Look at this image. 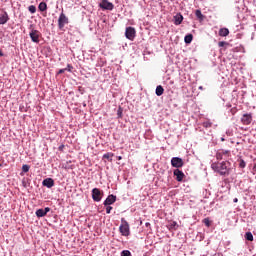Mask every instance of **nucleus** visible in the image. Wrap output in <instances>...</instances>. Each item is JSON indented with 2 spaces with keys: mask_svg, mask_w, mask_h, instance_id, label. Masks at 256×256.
I'll use <instances>...</instances> for the list:
<instances>
[{
  "mask_svg": "<svg viewBox=\"0 0 256 256\" xmlns=\"http://www.w3.org/2000/svg\"><path fill=\"white\" fill-rule=\"evenodd\" d=\"M203 223H204V225H206V227H211V221L209 220V218H205L203 220Z\"/></svg>",
  "mask_w": 256,
  "mask_h": 256,
  "instance_id": "bb28decb",
  "label": "nucleus"
},
{
  "mask_svg": "<svg viewBox=\"0 0 256 256\" xmlns=\"http://www.w3.org/2000/svg\"><path fill=\"white\" fill-rule=\"evenodd\" d=\"M113 210V207L111 206H107L106 207V213L109 215V213H111V211Z\"/></svg>",
  "mask_w": 256,
  "mask_h": 256,
  "instance_id": "7c9ffc66",
  "label": "nucleus"
},
{
  "mask_svg": "<svg viewBox=\"0 0 256 256\" xmlns=\"http://www.w3.org/2000/svg\"><path fill=\"white\" fill-rule=\"evenodd\" d=\"M234 203H238L239 202V199H237V198H234Z\"/></svg>",
  "mask_w": 256,
  "mask_h": 256,
  "instance_id": "e433bc0d",
  "label": "nucleus"
},
{
  "mask_svg": "<svg viewBox=\"0 0 256 256\" xmlns=\"http://www.w3.org/2000/svg\"><path fill=\"white\" fill-rule=\"evenodd\" d=\"M119 231L121 233V235H123L124 237H129L130 235V230H129V223L127 221H125L124 219H122V224L119 227Z\"/></svg>",
  "mask_w": 256,
  "mask_h": 256,
  "instance_id": "f03ea898",
  "label": "nucleus"
},
{
  "mask_svg": "<svg viewBox=\"0 0 256 256\" xmlns=\"http://www.w3.org/2000/svg\"><path fill=\"white\" fill-rule=\"evenodd\" d=\"M28 11H30L32 14L37 12V7L35 5H31L28 7Z\"/></svg>",
  "mask_w": 256,
  "mask_h": 256,
  "instance_id": "a878e982",
  "label": "nucleus"
},
{
  "mask_svg": "<svg viewBox=\"0 0 256 256\" xmlns=\"http://www.w3.org/2000/svg\"><path fill=\"white\" fill-rule=\"evenodd\" d=\"M199 89H203V87H202V86H200V87H199Z\"/></svg>",
  "mask_w": 256,
  "mask_h": 256,
  "instance_id": "ea45409f",
  "label": "nucleus"
},
{
  "mask_svg": "<svg viewBox=\"0 0 256 256\" xmlns=\"http://www.w3.org/2000/svg\"><path fill=\"white\" fill-rule=\"evenodd\" d=\"M165 93V89H163V86L159 85L156 87V95L157 97H161Z\"/></svg>",
  "mask_w": 256,
  "mask_h": 256,
  "instance_id": "a211bd4d",
  "label": "nucleus"
},
{
  "mask_svg": "<svg viewBox=\"0 0 256 256\" xmlns=\"http://www.w3.org/2000/svg\"><path fill=\"white\" fill-rule=\"evenodd\" d=\"M174 176L176 177V181L181 182L185 178V173L179 169H175Z\"/></svg>",
  "mask_w": 256,
  "mask_h": 256,
  "instance_id": "f8f14e48",
  "label": "nucleus"
},
{
  "mask_svg": "<svg viewBox=\"0 0 256 256\" xmlns=\"http://www.w3.org/2000/svg\"><path fill=\"white\" fill-rule=\"evenodd\" d=\"M39 11H47V3L41 2L38 6Z\"/></svg>",
  "mask_w": 256,
  "mask_h": 256,
  "instance_id": "aec40b11",
  "label": "nucleus"
},
{
  "mask_svg": "<svg viewBox=\"0 0 256 256\" xmlns=\"http://www.w3.org/2000/svg\"><path fill=\"white\" fill-rule=\"evenodd\" d=\"M100 9H104L105 11H113L115 8V5L113 3L107 1V0H102L99 4Z\"/></svg>",
  "mask_w": 256,
  "mask_h": 256,
  "instance_id": "39448f33",
  "label": "nucleus"
},
{
  "mask_svg": "<svg viewBox=\"0 0 256 256\" xmlns=\"http://www.w3.org/2000/svg\"><path fill=\"white\" fill-rule=\"evenodd\" d=\"M69 24V18L65 15V13H61L59 18H58V27L59 29H63L65 25Z\"/></svg>",
  "mask_w": 256,
  "mask_h": 256,
  "instance_id": "20e7f679",
  "label": "nucleus"
},
{
  "mask_svg": "<svg viewBox=\"0 0 256 256\" xmlns=\"http://www.w3.org/2000/svg\"><path fill=\"white\" fill-rule=\"evenodd\" d=\"M252 121H253V116L251 114H243L241 118V123L243 125H251Z\"/></svg>",
  "mask_w": 256,
  "mask_h": 256,
  "instance_id": "1a4fd4ad",
  "label": "nucleus"
},
{
  "mask_svg": "<svg viewBox=\"0 0 256 256\" xmlns=\"http://www.w3.org/2000/svg\"><path fill=\"white\" fill-rule=\"evenodd\" d=\"M102 197H103V192H101V190L99 188H94L92 190L93 201L99 202V201H101Z\"/></svg>",
  "mask_w": 256,
  "mask_h": 256,
  "instance_id": "0eeeda50",
  "label": "nucleus"
},
{
  "mask_svg": "<svg viewBox=\"0 0 256 256\" xmlns=\"http://www.w3.org/2000/svg\"><path fill=\"white\" fill-rule=\"evenodd\" d=\"M42 185L51 189L55 185V181L52 178H46L43 180Z\"/></svg>",
  "mask_w": 256,
  "mask_h": 256,
  "instance_id": "4468645a",
  "label": "nucleus"
},
{
  "mask_svg": "<svg viewBox=\"0 0 256 256\" xmlns=\"http://www.w3.org/2000/svg\"><path fill=\"white\" fill-rule=\"evenodd\" d=\"M183 23V15L181 13H178L174 16V24L181 25Z\"/></svg>",
  "mask_w": 256,
  "mask_h": 256,
  "instance_id": "dca6fc26",
  "label": "nucleus"
},
{
  "mask_svg": "<svg viewBox=\"0 0 256 256\" xmlns=\"http://www.w3.org/2000/svg\"><path fill=\"white\" fill-rule=\"evenodd\" d=\"M65 71H67V68L60 69L58 73H59V75H61L62 73H65Z\"/></svg>",
  "mask_w": 256,
  "mask_h": 256,
  "instance_id": "2f4dec72",
  "label": "nucleus"
},
{
  "mask_svg": "<svg viewBox=\"0 0 256 256\" xmlns=\"http://www.w3.org/2000/svg\"><path fill=\"white\" fill-rule=\"evenodd\" d=\"M245 239L247 241H253V234L251 232H246Z\"/></svg>",
  "mask_w": 256,
  "mask_h": 256,
  "instance_id": "4be33fe9",
  "label": "nucleus"
},
{
  "mask_svg": "<svg viewBox=\"0 0 256 256\" xmlns=\"http://www.w3.org/2000/svg\"><path fill=\"white\" fill-rule=\"evenodd\" d=\"M3 50H1V48H0V57H3Z\"/></svg>",
  "mask_w": 256,
  "mask_h": 256,
  "instance_id": "c9c22d12",
  "label": "nucleus"
},
{
  "mask_svg": "<svg viewBox=\"0 0 256 256\" xmlns=\"http://www.w3.org/2000/svg\"><path fill=\"white\" fill-rule=\"evenodd\" d=\"M111 157H113V153H106L103 155V159H108L109 161H112Z\"/></svg>",
  "mask_w": 256,
  "mask_h": 256,
  "instance_id": "393cba45",
  "label": "nucleus"
},
{
  "mask_svg": "<svg viewBox=\"0 0 256 256\" xmlns=\"http://www.w3.org/2000/svg\"><path fill=\"white\" fill-rule=\"evenodd\" d=\"M29 169H31V166L27 165V164H24L22 166V171L23 173H29Z\"/></svg>",
  "mask_w": 256,
  "mask_h": 256,
  "instance_id": "b1692460",
  "label": "nucleus"
},
{
  "mask_svg": "<svg viewBox=\"0 0 256 256\" xmlns=\"http://www.w3.org/2000/svg\"><path fill=\"white\" fill-rule=\"evenodd\" d=\"M121 256H132V255H131V252L129 250H123L121 252Z\"/></svg>",
  "mask_w": 256,
  "mask_h": 256,
  "instance_id": "cd10ccee",
  "label": "nucleus"
},
{
  "mask_svg": "<svg viewBox=\"0 0 256 256\" xmlns=\"http://www.w3.org/2000/svg\"><path fill=\"white\" fill-rule=\"evenodd\" d=\"M59 149H60V150L63 149V146H60Z\"/></svg>",
  "mask_w": 256,
  "mask_h": 256,
  "instance_id": "58836bf2",
  "label": "nucleus"
},
{
  "mask_svg": "<svg viewBox=\"0 0 256 256\" xmlns=\"http://www.w3.org/2000/svg\"><path fill=\"white\" fill-rule=\"evenodd\" d=\"M117 159H118V161H121V159H123V157L122 156H118Z\"/></svg>",
  "mask_w": 256,
  "mask_h": 256,
  "instance_id": "4c0bfd02",
  "label": "nucleus"
},
{
  "mask_svg": "<svg viewBox=\"0 0 256 256\" xmlns=\"http://www.w3.org/2000/svg\"><path fill=\"white\" fill-rule=\"evenodd\" d=\"M229 35V29L228 28H221L219 30V36L220 37H227Z\"/></svg>",
  "mask_w": 256,
  "mask_h": 256,
  "instance_id": "f3484780",
  "label": "nucleus"
},
{
  "mask_svg": "<svg viewBox=\"0 0 256 256\" xmlns=\"http://www.w3.org/2000/svg\"><path fill=\"white\" fill-rule=\"evenodd\" d=\"M225 45H229V43L225 42V41H221L218 43L219 47H225Z\"/></svg>",
  "mask_w": 256,
  "mask_h": 256,
  "instance_id": "c756f323",
  "label": "nucleus"
},
{
  "mask_svg": "<svg viewBox=\"0 0 256 256\" xmlns=\"http://www.w3.org/2000/svg\"><path fill=\"white\" fill-rule=\"evenodd\" d=\"M40 32L38 30L32 29L30 32V38L33 43H39Z\"/></svg>",
  "mask_w": 256,
  "mask_h": 256,
  "instance_id": "9d476101",
  "label": "nucleus"
},
{
  "mask_svg": "<svg viewBox=\"0 0 256 256\" xmlns=\"http://www.w3.org/2000/svg\"><path fill=\"white\" fill-rule=\"evenodd\" d=\"M49 211H51V208L46 207L45 209H38L36 211V216L37 217H45V215H47V213H49Z\"/></svg>",
  "mask_w": 256,
  "mask_h": 256,
  "instance_id": "2eb2a0df",
  "label": "nucleus"
},
{
  "mask_svg": "<svg viewBox=\"0 0 256 256\" xmlns=\"http://www.w3.org/2000/svg\"><path fill=\"white\" fill-rule=\"evenodd\" d=\"M195 15L200 21H203V13H201V10H196Z\"/></svg>",
  "mask_w": 256,
  "mask_h": 256,
  "instance_id": "412c9836",
  "label": "nucleus"
},
{
  "mask_svg": "<svg viewBox=\"0 0 256 256\" xmlns=\"http://www.w3.org/2000/svg\"><path fill=\"white\" fill-rule=\"evenodd\" d=\"M231 157V151L220 149L216 153V159L221 161L223 159H229Z\"/></svg>",
  "mask_w": 256,
  "mask_h": 256,
  "instance_id": "7ed1b4c3",
  "label": "nucleus"
},
{
  "mask_svg": "<svg viewBox=\"0 0 256 256\" xmlns=\"http://www.w3.org/2000/svg\"><path fill=\"white\" fill-rule=\"evenodd\" d=\"M240 167H241L242 169L245 168V161L241 160V162H240Z\"/></svg>",
  "mask_w": 256,
  "mask_h": 256,
  "instance_id": "473e14b6",
  "label": "nucleus"
},
{
  "mask_svg": "<svg viewBox=\"0 0 256 256\" xmlns=\"http://www.w3.org/2000/svg\"><path fill=\"white\" fill-rule=\"evenodd\" d=\"M0 167H1V164H0Z\"/></svg>",
  "mask_w": 256,
  "mask_h": 256,
  "instance_id": "79ce46f5",
  "label": "nucleus"
},
{
  "mask_svg": "<svg viewBox=\"0 0 256 256\" xmlns=\"http://www.w3.org/2000/svg\"><path fill=\"white\" fill-rule=\"evenodd\" d=\"M175 227H177V222H172V223H171V228H172V229H175Z\"/></svg>",
  "mask_w": 256,
  "mask_h": 256,
  "instance_id": "72a5a7b5",
  "label": "nucleus"
},
{
  "mask_svg": "<svg viewBox=\"0 0 256 256\" xmlns=\"http://www.w3.org/2000/svg\"><path fill=\"white\" fill-rule=\"evenodd\" d=\"M184 41H185L186 44L189 45V43H191V41H193V34L186 35L185 38H184Z\"/></svg>",
  "mask_w": 256,
  "mask_h": 256,
  "instance_id": "6ab92c4d",
  "label": "nucleus"
},
{
  "mask_svg": "<svg viewBox=\"0 0 256 256\" xmlns=\"http://www.w3.org/2000/svg\"><path fill=\"white\" fill-rule=\"evenodd\" d=\"M136 31L133 27H127L125 32V37L129 39V41H133L135 39Z\"/></svg>",
  "mask_w": 256,
  "mask_h": 256,
  "instance_id": "6e6552de",
  "label": "nucleus"
},
{
  "mask_svg": "<svg viewBox=\"0 0 256 256\" xmlns=\"http://www.w3.org/2000/svg\"><path fill=\"white\" fill-rule=\"evenodd\" d=\"M118 118L121 119L123 117V110L121 108L117 111Z\"/></svg>",
  "mask_w": 256,
  "mask_h": 256,
  "instance_id": "c85d7f7f",
  "label": "nucleus"
},
{
  "mask_svg": "<svg viewBox=\"0 0 256 256\" xmlns=\"http://www.w3.org/2000/svg\"><path fill=\"white\" fill-rule=\"evenodd\" d=\"M203 127H205L206 129H209V127H212L213 126V123H211V121H205L203 122Z\"/></svg>",
  "mask_w": 256,
  "mask_h": 256,
  "instance_id": "5701e85b",
  "label": "nucleus"
},
{
  "mask_svg": "<svg viewBox=\"0 0 256 256\" xmlns=\"http://www.w3.org/2000/svg\"><path fill=\"white\" fill-rule=\"evenodd\" d=\"M211 169L215 171V173H219L223 177H227L231 175V162L223 161L221 163L214 162L211 164Z\"/></svg>",
  "mask_w": 256,
  "mask_h": 256,
  "instance_id": "f257e3e1",
  "label": "nucleus"
},
{
  "mask_svg": "<svg viewBox=\"0 0 256 256\" xmlns=\"http://www.w3.org/2000/svg\"><path fill=\"white\" fill-rule=\"evenodd\" d=\"M71 69H73V66L71 64L67 65V71H71Z\"/></svg>",
  "mask_w": 256,
  "mask_h": 256,
  "instance_id": "f704fd0d",
  "label": "nucleus"
},
{
  "mask_svg": "<svg viewBox=\"0 0 256 256\" xmlns=\"http://www.w3.org/2000/svg\"><path fill=\"white\" fill-rule=\"evenodd\" d=\"M9 21V14L5 10H1L0 12V25H5Z\"/></svg>",
  "mask_w": 256,
  "mask_h": 256,
  "instance_id": "9b49d317",
  "label": "nucleus"
},
{
  "mask_svg": "<svg viewBox=\"0 0 256 256\" xmlns=\"http://www.w3.org/2000/svg\"><path fill=\"white\" fill-rule=\"evenodd\" d=\"M117 201V196L111 194L109 195L106 200L104 201V205L107 207V205H113Z\"/></svg>",
  "mask_w": 256,
  "mask_h": 256,
  "instance_id": "ddd939ff",
  "label": "nucleus"
},
{
  "mask_svg": "<svg viewBox=\"0 0 256 256\" xmlns=\"http://www.w3.org/2000/svg\"><path fill=\"white\" fill-rule=\"evenodd\" d=\"M146 226H149V223H146Z\"/></svg>",
  "mask_w": 256,
  "mask_h": 256,
  "instance_id": "a19ab883",
  "label": "nucleus"
},
{
  "mask_svg": "<svg viewBox=\"0 0 256 256\" xmlns=\"http://www.w3.org/2000/svg\"><path fill=\"white\" fill-rule=\"evenodd\" d=\"M171 165H172V167H175L176 169H181V167H183V165H185V162H183V159H181L179 157H173L171 159Z\"/></svg>",
  "mask_w": 256,
  "mask_h": 256,
  "instance_id": "423d86ee",
  "label": "nucleus"
}]
</instances>
